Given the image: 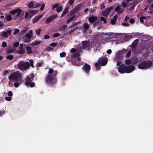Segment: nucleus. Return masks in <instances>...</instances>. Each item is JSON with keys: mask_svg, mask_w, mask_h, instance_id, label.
I'll return each mask as SVG.
<instances>
[{"mask_svg": "<svg viewBox=\"0 0 153 153\" xmlns=\"http://www.w3.org/2000/svg\"><path fill=\"white\" fill-rule=\"evenodd\" d=\"M57 74V71H55L53 74H48L45 79V82L49 85H53L56 83V76Z\"/></svg>", "mask_w": 153, "mask_h": 153, "instance_id": "f257e3e1", "label": "nucleus"}, {"mask_svg": "<svg viewBox=\"0 0 153 153\" xmlns=\"http://www.w3.org/2000/svg\"><path fill=\"white\" fill-rule=\"evenodd\" d=\"M22 75L20 73L13 72L8 77L9 79L12 81H20L21 80Z\"/></svg>", "mask_w": 153, "mask_h": 153, "instance_id": "f03ea898", "label": "nucleus"}, {"mask_svg": "<svg viewBox=\"0 0 153 153\" xmlns=\"http://www.w3.org/2000/svg\"><path fill=\"white\" fill-rule=\"evenodd\" d=\"M107 62L108 59L106 57H102L99 59L98 62L95 64L94 65L95 67L99 66V65L102 66H105L107 64Z\"/></svg>", "mask_w": 153, "mask_h": 153, "instance_id": "7ed1b4c3", "label": "nucleus"}, {"mask_svg": "<svg viewBox=\"0 0 153 153\" xmlns=\"http://www.w3.org/2000/svg\"><path fill=\"white\" fill-rule=\"evenodd\" d=\"M33 36V31L32 30L29 31L28 33H26L25 35V36L26 38H24L23 41L25 43H28L30 42V39Z\"/></svg>", "mask_w": 153, "mask_h": 153, "instance_id": "20e7f679", "label": "nucleus"}, {"mask_svg": "<svg viewBox=\"0 0 153 153\" xmlns=\"http://www.w3.org/2000/svg\"><path fill=\"white\" fill-rule=\"evenodd\" d=\"M153 64V60L152 62L150 61L143 62L141 64L138 66V67H150Z\"/></svg>", "mask_w": 153, "mask_h": 153, "instance_id": "39448f33", "label": "nucleus"}, {"mask_svg": "<svg viewBox=\"0 0 153 153\" xmlns=\"http://www.w3.org/2000/svg\"><path fill=\"white\" fill-rule=\"evenodd\" d=\"M18 67H28L29 66V63L27 62H25L22 61H21L18 64Z\"/></svg>", "mask_w": 153, "mask_h": 153, "instance_id": "423d86ee", "label": "nucleus"}, {"mask_svg": "<svg viewBox=\"0 0 153 153\" xmlns=\"http://www.w3.org/2000/svg\"><path fill=\"white\" fill-rule=\"evenodd\" d=\"M113 9L111 6L108 8L106 9L102 12V14L104 16H106L108 15L110 11Z\"/></svg>", "mask_w": 153, "mask_h": 153, "instance_id": "0eeeda50", "label": "nucleus"}, {"mask_svg": "<svg viewBox=\"0 0 153 153\" xmlns=\"http://www.w3.org/2000/svg\"><path fill=\"white\" fill-rule=\"evenodd\" d=\"M11 33V31L10 30H7L4 32H2L1 33L2 36L4 37H7Z\"/></svg>", "mask_w": 153, "mask_h": 153, "instance_id": "6e6552de", "label": "nucleus"}, {"mask_svg": "<svg viewBox=\"0 0 153 153\" xmlns=\"http://www.w3.org/2000/svg\"><path fill=\"white\" fill-rule=\"evenodd\" d=\"M57 17L56 15H53L49 17L46 21V22L47 23H49L52 21L54 19L56 18Z\"/></svg>", "mask_w": 153, "mask_h": 153, "instance_id": "1a4fd4ad", "label": "nucleus"}, {"mask_svg": "<svg viewBox=\"0 0 153 153\" xmlns=\"http://www.w3.org/2000/svg\"><path fill=\"white\" fill-rule=\"evenodd\" d=\"M97 18L96 16H92L89 17L88 20L90 23H92L95 22L97 20Z\"/></svg>", "mask_w": 153, "mask_h": 153, "instance_id": "9d476101", "label": "nucleus"}, {"mask_svg": "<svg viewBox=\"0 0 153 153\" xmlns=\"http://www.w3.org/2000/svg\"><path fill=\"white\" fill-rule=\"evenodd\" d=\"M43 14H42L39 16H35L33 19V23L37 22L38 20L41 18L43 16Z\"/></svg>", "mask_w": 153, "mask_h": 153, "instance_id": "9b49d317", "label": "nucleus"}, {"mask_svg": "<svg viewBox=\"0 0 153 153\" xmlns=\"http://www.w3.org/2000/svg\"><path fill=\"white\" fill-rule=\"evenodd\" d=\"M82 47L83 48H88L89 45V44L88 42L87 41H84L82 42Z\"/></svg>", "mask_w": 153, "mask_h": 153, "instance_id": "f8f14e48", "label": "nucleus"}, {"mask_svg": "<svg viewBox=\"0 0 153 153\" xmlns=\"http://www.w3.org/2000/svg\"><path fill=\"white\" fill-rule=\"evenodd\" d=\"M22 12V10L19 8L16 9V16L19 17L20 16Z\"/></svg>", "mask_w": 153, "mask_h": 153, "instance_id": "ddd939ff", "label": "nucleus"}, {"mask_svg": "<svg viewBox=\"0 0 153 153\" xmlns=\"http://www.w3.org/2000/svg\"><path fill=\"white\" fill-rule=\"evenodd\" d=\"M115 10L116 11L118 12L117 13L118 14H121L123 12V11L122 10H120V7L118 6L116 7L115 9Z\"/></svg>", "mask_w": 153, "mask_h": 153, "instance_id": "4468645a", "label": "nucleus"}, {"mask_svg": "<svg viewBox=\"0 0 153 153\" xmlns=\"http://www.w3.org/2000/svg\"><path fill=\"white\" fill-rule=\"evenodd\" d=\"M32 81L30 79V77H27L25 80V85L26 86H28L30 84V83L31 82H32Z\"/></svg>", "mask_w": 153, "mask_h": 153, "instance_id": "2eb2a0df", "label": "nucleus"}, {"mask_svg": "<svg viewBox=\"0 0 153 153\" xmlns=\"http://www.w3.org/2000/svg\"><path fill=\"white\" fill-rule=\"evenodd\" d=\"M38 13V11L36 10H32L29 11V13L31 16H34Z\"/></svg>", "mask_w": 153, "mask_h": 153, "instance_id": "dca6fc26", "label": "nucleus"}, {"mask_svg": "<svg viewBox=\"0 0 153 153\" xmlns=\"http://www.w3.org/2000/svg\"><path fill=\"white\" fill-rule=\"evenodd\" d=\"M68 11V7H66L65 9L64 10L63 12H62V15L61 16V17H63L65 15Z\"/></svg>", "mask_w": 153, "mask_h": 153, "instance_id": "f3484780", "label": "nucleus"}, {"mask_svg": "<svg viewBox=\"0 0 153 153\" xmlns=\"http://www.w3.org/2000/svg\"><path fill=\"white\" fill-rule=\"evenodd\" d=\"M26 49L27 53L28 54H30V53H32L33 51L31 50V48L29 46H27L26 47Z\"/></svg>", "mask_w": 153, "mask_h": 153, "instance_id": "a211bd4d", "label": "nucleus"}, {"mask_svg": "<svg viewBox=\"0 0 153 153\" xmlns=\"http://www.w3.org/2000/svg\"><path fill=\"white\" fill-rule=\"evenodd\" d=\"M117 16L116 15H115L113 17L112 19H111V23L112 25H114L116 21L117 20Z\"/></svg>", "mask_w": 153, "mask_h": 153, "instance_id": "6ab92c4d", "label": "nucleus"}, {"mask_svg": "<svg viewBox=\"0 0 153 153\" xmlns=\"http://www.w3.org/2000/svg\"><path fill=\"white\" fill-rule=\"evenodd\" d=\"M41 41L38 40H35L33 41L32 43V45L33 46L36 45L41 43Z\"/></svg>", "mask_w": 153, "mask_h": 153, "instance_id": "aec40b11", "label": "nucleus"}, {"mask_svg": "<svg viewBox=\"0 0 153 153\" xmlns=\"http://www.w3.org/2000/svg\"><path fill=\"white\" fill-rule=\"evenodd\" d=\"M84 32L86 31L89 27V26L87 23H85L83 26Z\"/></svg>", "mask_w": 153, "mask_h": 153, "instance_id": "412c9836", "label": "nucleus"}, {"mask_svg": "<svg viewBox=\"0 0 153 153\" xmlns=\"http://www.w3.org/2000/svg\"><path fill=\"white\" fill-rule=\"evenodd\" d=\"M15 49L14 48H10L7 49L6 51V53H12L15 51Z\"/></svg>", "mask_w": 153, "mask_h": 153, "instance_id": "4be33fe9", "label": "nucleus"}, {"mask_svg": "<svg viewBox=\"0 0 153 153\" xmlns=\"http://www.w3.org/2000/svg\"><path fill=\"white\" fill-rule=\"evenodd\" d=\"M75 18V16L74 15L71 17H70L67 21V23H69L71 21H73L74 20Z\"/></svg>", "mask_w": 153, "mask_h": 153, "instance_id": "5701e85b", "label": "nucleus"}, {"mask_svg": "<svg viewBox=\"0 0 153 153\" xmlns=\"http://www.w3.org/2000/svg\"><path fill=\"white\" fill-rule=\"evenodd\" d=\"M17 53L19 54H23L25 53V51L23 49L17 50Z\"/></svg>", "mask_w": 153, "mask_h": 153, "instance_id": "b1692460", "label": "nucleus"}, {"mask_svg": "<svg viewBox=\"0 0 153 153\" xmlns=\"http://www.w3.org/2000/svg\"><path fill=\"white\" fill-rule=\"evenodd\" d=\"M34 3H35L34 4L33 8H36L39 7L42 4L41 2L38 3L36 2H34Z\"/></svg>", "mask_w": 153, "mask_h": 153, "instance_id": "393cba45", "label": "nucleus"}, {"mask_svg": "<svg viewBox=\"0 0 153 153\" xmlns=\"http://www.w3.org/2000/svg\"><path fill=\"white\" fill-rule=\"evenodd\" d=\"M13 34L14 35H16L19 32V30L18 29L15 28L13 29Z\"/></svg>", "mask_w": 153, "mask_h": 153, "instance_id": "a878e982", "label": "nucleus"}, {"mask_svg": "<svg viewBox=\"0 0 153 153\" xmlns=\"http://www.w3.org/2000/svg\"><path fill=\"white\" fill-rule=\"evenodd\" d=\"M28 6L30 8H33L34 6V3L32 1H30L28 5Z\"/></svg>", "mask_w": 153, "mask_h": 153, "instance_id": "bb28decb", "label": "nucleus"}, {"mask_svg": "<svg viewBox=\"0 0 153 153\" xmlns=\"http://www.w3.org/2000/svg\"><path fill=\"white\" fill-rule=\"evenodd\" d=\"M62 8L61 6H59V7L56 9V10L58 13L61 12L62 10Z\"/></svg>", "mask_w": 153, "mask_h": 153, "instance_id": "cd10ccee", "label": "nucleus"}, {"mask_svg": "<svg viewBox=\"0 0 153 153\" xmlns=\"http://www.w3.org/2000/svg\"><path fill=\"white\" fill-rule=\"evenodd\" d=\"M41 29L39 28L35 30V32L37 35H39L41 31Z\"/></svg>", "mask_w": 153, "mask_h": 153, "instance_id": "c85d7f7f", "label": "nucleus"}, {"mask_svg": "<svg viewBox=\"0 0 153 153\" xmlns=\"http://www.w3.org/2000/svg\"><path fill=\"white\" fill-rule=\"evenodd\" d=\"M28 28L27 27H25L24 29L21 32V34H23L25 33L26 31H27L28 30Z\"/></svg>", "mask_w": 153, "mask_h": 153, "instance_id": "c756f323", "label": "nucleus"}, {"mask_svg": "<svg viewBox=\"0 0 153 153\" xmlns=\"http://www.w3.org/2000/svg\"><path fill=\"white\" fill-rule=\"evenodd\" d=\"M59 4L57 3L53 6L52 8V10H54V9L56 8V9L59 7Z\"/></svg>", "mask_w": 153, "mask_h": 153, "instance_id": "7c9ffc66", "label": "nucleus"}, {"mask_svg": "<svg viewBox=\"0 0 153 153\" xmlns=\"http://www.w3.org/2000/svg\"><path fill=\"white\" fill-rule=\"evenodd\" d=\"M67 27V26L66 25H63L61 26L60 27V29L62 30H64Z\"/></svg>", "mask_w": 153, "mask_h": 153, "instance_id": "2f4dec72", "label": "nucleus"}, {"mask_svg": "<svg viewBox=\"0 0 153 153\" xmlns=\"http://www.w3.org/2000/svg\"><path fill=\"white\" fill-rule=\"evenodd\" d=\"M6 19L8 21H10L12 19V18L10 15H8L6 16Z\"/></svg>", "mask_w": 153, "mask_h": 153, "instance_id": "473e14b6", "label": "nucleus"}, {"mask_svg": "<svg viewBox=\"0 0 153 153\" xmlns=\"http://www.w3.org/2000/svg\"><path fill=\"white\" fill-rule=\"evenodd\" d=\"M66 55V53L65 52H62L60 54V57H65Z\"/></svg>", "mask_w": 153, "mask_h": 153, "instance_id": "72a5a7b5", "label": "nucleus"}, {"mask_svg": "<svg viewBox=\"0 0 153 153\" xmlns=\"http://www.w3.org/2000/svg\"><path fill=\"white\" fill-rule=\"evenodd\" d=\"M144 20L146 19V18L144 16L141 17L140 19L141 22L143 23L144 22Z\"/></svg>", "mask_w": 153, "mask_h": 153, "instance_id": "f704fd0d", "label": "nucleus"}, {"mask_svg": "<svg viewBox=\"0 0 153 153\" xmlns=\"http://www.w3.org/2000/svg\"><path fill=\"white\" fill-rule=\"evenodd\" d=\"M122 25L125 26H129V24L128 22H126L122 23Z\"/></svg>", "mask_w": 153, "mask_h": 153, "instance_id": "c9c22d12", "label": "nucleus"}, {"mask_svg": "<svg viewBox=\"0 0 153 153\" xmlns=\"http://www.w3.org/2000/svg\"><path fill=\"white\" fill-rule=\"evenodd\" d=\"M55 71H53L52 68H50L49 70L48 73L50 74H53Z\"/></svg>", "mask_w": 153, "mask_h": 153, "instance_id": "e433bc0d", "label": "nucleus"}, {"mask_svg": "<svg viewBox=\"0 0 153 153\" xmlns=\"http://www.w3.org/2000/svg\"><path fill=\"white\" fill-rule=\"evenodd\" d=\"M10 13L11 15H14L16 13V9L11 11Z\"/></svg>", "mask_w": 153, "mask_h": 153, "instance_id": "4c0bfd02", "label": "nucleus"}, {"mask_svg": "<svg viewBox=\"0 0 153 153\" xmlns=\"http://www.w3.org/2000/svg\"><path fill=\"white\" fill-rule=\"evenodd\" d=\"M100 20L101 21H103L104 23H105L106 22V20L103 17H102L100 18Z\"/></svg>", "mask_w": 153, "mask_h": 153, "instance_id": "58836bf2", "label": "nucleus"}, {"mask_svg": "<svg viewBox=\"0 0 153 153\" xmlns=\"http://www.w3.org/2000/svg\"><path fill=\"white\" fill-rule=\"evenodd\" d=\"M29 62L30 63V65L32 67H33L34 66V65L33 64V60L30 59L29 61Z\"/></svg>", "mask_w": 153, "mask_h": 153, "instance_id": "ea45409f", "label": "nucleus"}, {"mask_svg": "<svg viewBox=\"0 0 153 153\" xmlns=\"http://www.w3.org/2000/svg\"><path fill=\"white\" fill-rule=\"evenodd\" d=\"M29 85L31 88H33L35 86V83L34 82H32L31 83H30Z\"/></svg>", "mask_w": 153, "mask_h": 153, "instance_id": "a19ab883", "label": "nucleus"}, {"mask_svg": "<svg viewBox=\"0 0 153 153\" xmlns=\"http://www.w3.org/2000/svg\"><path fill=\"white\" fill-rule=\"evenodd\" d=\"M5 100L8 101H10L12 100V98L10 97H5Z\"/></svg>", "mask_w": 153, "mask_h": 153, "instance_id": "79ce46f5", "label": "nucleus"}, {"mask_svg": "<svg viewBox=\"0 0 153 153\" xmlns=\"http://www.w3.org/2000/svg\"><path fill=\"white\" fill-rule=\"evenodd\" d=\"M13 55H10L8 56H7V57L6 58L7 59H9L10 60H11L13 59Z\"/></svg>", "mask_w": 153, "mask_h": 153, "instance_id": "37998d69", "label": "nucleus"}, {"mask_svg": "<svg viewBox=\"0 0 153 153\" xmlns=\"http://www.w3.org/2000/svg\"><path fill=\"white\" fill-rule=\"evenodd\" d=\"M131 63V61L130 59H128L125 62V63L127 65H129Z\"/></svg>", "mask_w": 153, "mask_h": 153, "instance_id": "c03bdc74", "label": "nucleus"}, {"mask_svg": "<svg viewBox=\"0 0 153 153\" xmlns=\"http://www.w3.org/2000/svg\"><path fill=\"white\" fill-rule=\"evenodd\" d=\"M7 46V43L5 42H2V47L4 48Z\"/></svg>", "mask_w": 153, "mask_h": 153, "instance_id": "a18cd8bd", "label": "nucleus"}, {"mask_svg": "<svg viewBox=\"0 0 153 153\" xmlns=\"http://www.w3.org/2000/svg\"><path fill=\"white\" fill-rule=\"evenodd\" d=\"M59 36V34L58 33H56L53 35V37H56Z\"/></svg>", "mask_w": 153, "mask_h": 153, "instance_id": "49530a36", "label": "nucleus"}, {"mask_svg": "<svg viewBox=\"0 0 153 153\" xmlns=\"http://www.w3.org/2000/svg\"><path fill=\"white\" fill-rule=\"evenodd\" d=\"M131 51H129L127 53V54L126 55V56L128 57H129L131 55Z\"/></svg>", "mask_w": 153, "mask_h": 153, "instance_id": "de8ad7c7", "label": "nucleus"}, {"mask_svg": "<svg viewBox=\"0 0 153 153\" xmlns=\"http://www.w3.org/2000/svg\"><path fill=\"white\" fill-rule=\"evenodd\" d=\"M9 71L8 70L5 71L3 73V75H6L9 74Z\"/></svg>", "mask_w": 153, "mask_h": 153, "instance_id": "09e8293b", "label": "nucleus"}, {"mask_svg": "<svg viewBox=\"0 0 153 153\" xmlns=\"http://www.w3.org/2000/svg\"><path fill=\"white\" fill-rule=\"evenodd\" d=\"M14 85L16 88H18L19 85V84L18 83L16 82L14 83Z\"/></svg>", "mask_w": 153, "mask_h": 153, "instance_id": "8fccbe9b", "label": "nucleus"}, {"mask_svg": "<svg viewBox=\"0 0 153 153\" xmlns=\"http://www.w3.org/2000/svg\"><path fill=\"white\" fill-rule=\"evenodd\" d=\"M19 45V43L18 42H16L13 44V45L14 47H18Z\"/></svg>", "mask_w": 153, "mask_h": 153, "instance_id": "3c124183", "label": "nucleus"}, {"mask_svg": "<svg viewBox=\"0 0 153 153\" xmlns=\"http://www.w3.org/2000/svg\"><path fill=\"white\" fill-rule=\"evenodd\" d=\"M42 62H39V63H38L37 65H36V66L37 67H41L42 66Z\"/></svg>", "mask_w": 153, "mask_h": 153, "instance_id": "603ef678", "label": "nucleus"}, {"mask_svg": "<svg viewBox=\"0 0 153 153\" xmlns=\"http://www.w3.org/2000/svg\"><path fill=\"white\" fill-rule=\"evenodd\" d=\"M8 95L9 96V97H11V96H12V95H13V93H12V91H9L8 92Z\"/></svg>", "mask_w": 153, "mask_h": 153, "instance_id": "864d4df0", "label": "nucleus"}, {"mask_svg": "<svg viewBox=\"0 0 153 153\" xmlns=\"http://www.w3.org/2000/svg\"><path fill=\"white\" fill-rule=\"evenodd\" d=\"M134 22V20L133 19H131L129 21V23L130 24H133Z\"/></svg>", "mask_w": 153, "mask_h": 153, "instance_id": "5fc2aeb1", "label": "nucleus"}, {"mask_svg": "<svg viewBox=\"0 0 153 153\" xmlns=\"http://www.w3.org/2000/svg\"><path fill=\"white\" fill-rule=\"evenodd\" d=\"M74 0H69L68 3L70 4H72L74 3Z\"/></svg>", "mask_w": 153, "mask_h": 153, "instance_id": "6e6d98bb", "label": "nucleus"}, {"mask_svg": "<svg viewBox=\"0 0 153 153\" xmlns=\"http://www.w3.org/2000/svg\"><path fill=\"white\" fill-rule=\"evenodd\" d=\"M50 38V36L48 35H45L44 36V38L45 39H48Z\"/></svg>", "mask_w": 153, "mask_h": 153, "instance_id": "4d7b16f0", "label": "nucleus"}, {"mask_svg": "<svg viewBox=\"0 0 153 153\" xmlns=\"http://www.w3.org/2000/svg\"><path fill=\"white\" fill-rule=\"evenodd\" d=\"M122 63L120 62H118L117 64V65L118 66H119L121 65V67H124L123 65H121Z\"/></svg>", "mask_w": 153, "mask_h": 153, "instance_id": "13d9d810", "label": "nucleus"}, {"mask_svg": "<svg viewBox=\"0 0 153 153\" xmlns=\"http://www.w3.org/2000/svg\"><path fill=\"white\" fill-rule=\"evenodd\" d=\"M45 7V4H43L42 6H41V7L40 8V10H42L44 9V8Z\"/></svg>", "mask_w": 153, "mask_h": 153, "instance_id": "bf43d9fd", "label": "nucleus"}, {"mask_svg": "<svg viewBox=\"0 0 153 153\" xmlns=\"http://www.w3.org/2000/svg\"><path fill=\"white\" fill-rule=\"evenodd\" d=\"M74 61L75 60H73L72 61V63L73 64L75 65L79 66V65L78 63L75 62Z\"/></svg>", "mask_w": 153, "mask_h": 153, "instance_id": "052dcab7", "label": "nucleus"}, {"mask_svg": "<svg viewBox=\"0 0 153 153\" xmlns=\"http://www.w3.org/2000/svg\"><path fill=\"white\" fill-rule=\"evenodd\" d=\"M28 13L27 12H26L25 13V18H27L28 17Z\"/></svg>", "mask_w": 153, "mask_h": 153, "instance_id": "680f3d73", "label": "nucleus"}, {"mask_svg": "<svg viewBox=\"0 0 153 153\" xmlns=\"http://www.w3.org/2000/svg\"><path fill=\"white\" fill-rule=\"evenodd\" d=\"M19 69L21 70H26L29 68H19Z\"/></svg>", "mask_w": 153, "mask_h": 153, "instance_id": "e2e57ef3", "label": "nucleus"}, {"mask_svg": "<svg viewBox=\"0 0 153 153\" xmlns=\"http://www.w3.org/2000/svg\"><path fill=\"white\" fill-rule=\"evenodd\" d=\"M56 45V44L55 43H53L50 44V46L52 47H55Z\"/></svg>", "mask_w": 153, "mask_h": 153, "instance_id": "0e129e2a", "label": "nucleus"}, {"mask_svg": "<svg viewBox=\"0 0 153 153\" xmlns=\"http://www.w3.org/2000/svg\"><path fill=\"white\" fill-rule=\"evenodd\" d=\"M122 5L124 7H125L126 6L127 4L125 2H122Z\"/></svg>", "mask_w": 153, "mask_h": 153, "instance_id": "69168bd1", "label": "nucleus"}, {"mask_svg": "<svg viewBox=\"0 0 153 153\" xmlns=\"http://www.w3.org/2000/svg\"><path fill=\"white\" fill-rule=\"evenodd\" d=\"M30 78L31 79H33L34 77V75L32 73L30 74Z\"/></svg>", "mask_w": 153, "mask_h": 153, "instance_id": "338daca9", "label": "nucleus"}, {"mask_svg": "<svg viewBox=\"0 0 153 153\" xmlns=\"http://www.w3.org/2000/svg\"><path fill=\"white\" fill-rule=\"evenodd\" d=\"M76 49L75 48H73L71 50V53H74L76 51Z\"/></svg>", "mask_w": 153, "mask_h": 153, "instance_id": "774afa93", "label": "nucleus"}]
</instances>
